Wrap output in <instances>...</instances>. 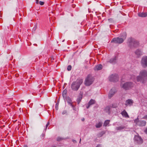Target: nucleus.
<instances>
[{
  "mask_svg": "<svg viewBox=\"0 0 147 147\" xmlns=\"http://www.w3.org/2000/svg\"><path fill=\"white\" fill-rule=\"evenodd\" d=\"M147 71L145 70H141L139 73V75L136 77L137 82H141L144 84L147 80Z\"/></svg>",
  "mask_w": 147,
  "mask_h": 147,
  "instance_id": "1",
  "label": "nucleus"
},
{
  "mask_svg": "<svg viewBox=\"0 0 147 147\" xmlns=\"http://www.w3.org/2000/svg\"><path fill=\"white\" fill-rule=\"evenodd\" d=\"M121 37H117L113 39L111 42L121 44L122 43L127 37V34L125 32H124L120 34Z\"/></svg>",
  "mask_w": 147,
  "mask_h": 147,
  "instance_id": "2",
  "label": "nucleus"
},
{
  "mask_svg": "<svg viewBox=\"0 0 147 147\" xmlns=\"http://www.w3.org/2000/svg\"><path fill=\"white\" fill-rule=\"evenodd\" d=\"M83 81V80L81 78H79L77 79L76 81L73 82L71 84V88L72 90L74 91H77Z\"/></svg>",
  "mask_w": 147,
  "mask_h": 147,
  "instance_id": "3",
  "label": "nucleus"
},
{
  "mask_svg": "<svg viewBox=\"0 0 147 147\" xmlns=\"http://www.w3.org/2000/svg\"><path fill=\"white\" fill-rule=\"evenodd\" d=\"M128 42L129 45L131 48H136L139 46V42L134 38H129L128 40Z\"/></svg>",
  "mask_w": 147,
  "mask_h": 147,
  "instance_id": "4",
  "label": "nucleus"
},
{
  "mask_svg": "<svg viewBox=\"0 0 147 147\" xmlns=\"http://www.w3.org/2000/svg\"><path fill=\"white\" fill-rule=\"evenodd\" d=\"M93 78L90 75H88L85 80V85L87 86H89L91 85L94 81Z\"/></svg>",
  "mask_w": 147,
  "mask_h": 147,
  "instance_id": "5",
  "label": "nucleus"
},
{
  "mask_svg": "<svg viewBox=\"0 0 147 147\" xmlns=\"http://www.w3.org/2000/svg\"><path fill=\"white\" fill-rule=\"evenodd\" d=\"M121 86L124 89L127 90H129L133 87L134 84L131 82H127L124 84L122 86L121 84Z\"/></svg>",
  "mask_w": 147,
  "mask_h": 147,
  "instance_id": "6",
  "label": "nucleus"
},
{
  "mask_svg": "<svg viewBox=\"0 0 147 147\" xmlns=\"http://www.w3.org/2000/svg\"><path fill=\"white\" fill-rule=\"evenodd\" d=\"M134 122L136 125L140 126H144L146 125V122L144 120H139L138 118L134 120Z\"/></svg>",
  "mask_w": 147,
  "mask_h": 147,
  "instance_id": "7",
  "label": "nucleus"
},
{
  "mask_svg": "<svg viewBox=\"0 0 147 147\" xmlns=\"http://www.w3.org/2000/svg\"><path fill=\"white\" fill-rule=\"evenodd\" d=\"M119 80V77L116 74H112L109 77V80L112 82H117Z\"/></svg>",
  "mask_w": 147,
  "mask_h": 147,
  "instance_id": "8",
  "label": "nucleus"
},
{
  "mask_svg": "<svg viewBox=\"0 0 147 147\" xmlns=\"http://www.w3.org/2000/svg\"><path fill=\"white\" fill-rule=\"evenodd\" d=\"M141 64L144 68L147 67V57L144 56L142 57L141 61Z\"/></svg>",
  "mask_w": 147,
  "mask_h": 147,
  "instance_id": "9",
  "label": "nucleus"
},
{
  "mask_svg": "<svg viewBox=\"0 0 147 147\" xmlns=\"http://www.w3.org/2000/svg\"><path fill=\"white\" fill-rule=\"evenodd\" d=\"M134 141L138 144H142L143 140L139 136L135 135L134 138Z\"/></svg>",
  "mask_w": 147,
  "mask_h": 147,
  "instance_id": "10",
  "label": "nucleus"
},
{
  "mask_svg": "<svg viewBox=\"0 0 147 147\" xmlns=\"http://www.w3.org/2000/svg\"><path fill=\"white\" fill-rule=\"evenodd\" d=\"M135 53L137 56L138 58L139 57L141 56L142 55V52L140 49H137L135 52Z\"/></svg>",
  "mask_w": 147,
  "mask_h": 147,
  "instance_id": "11",
  "label": "nucleus"
},
{
  "mask_svg": "<svg viewBox=\"0 0 147 147\" xmlns=\"http://www.w3.org/2000/svg\"><path fill=\"white\" fill-rule=\"evenodd\" d=\"M115 93V91L114 88H113L110 90L109 94L108 97L110 98Z\"/></svg>",
  "mask_w": 147,
  "mask_h": 147,
  "instance_id": "12",
  "label": "nucleus"
},
{
  "mask_svg": "<svg viewBox=\"0 0 147 147\" xmlns=\"http://www.w3.org/2000/svg\"><path fill=\"white\" fill-rule=\"evenodd\" d=\"M96 102V101L95 100L92 99H91L88 103V106H86V108L88 109L90 106L94 104Z\"/></svg>",
  "mask_w": 147,
  "mask_h": 147,
  "instance_id": "13",
  "label": "nucleus"
},
{
  "mask_svg": "<svg viewBox=\"0 0 147 147\" xmlns=\"http://www.w3.org/2000/svg\"><path fill=\"white\" fill-rule=\"evenodd\" d=\"M133 103V100L131 99H129L126 101L125 105L126 106H127L128 105L131 106L132 105Z\"/></svg>",
  "mask_w": 147,
  "mask_h": 147,
  "instance_id": "14",
  "label": "nucleus"
},
{
  "mask_svg": "<svg viewBox=\"0 0 147 147\" xmlns=\"http://www.w3.org/2000/svg\"><path fill=\"white\" fill-rule=\"evenodd\" d=\"M121 114L123 117L125 118L129 117V115L125 110H124L123 111L121 112Z\"/></svg>",
  "mask_w": 147,
  "mask_h": 147,
  "instance_id": "15",
  "label": "nucleus"
},
{
  "mask_svg": "<svg viewBox=\"0 0 147 147\" xmlns=\"http://www.w3.org/2000/svg\"><path fill=\"white\" fill-rule=\"evenodd\" d=\"M102 66L101 64H99L96 65L94 68L95 71L99 70L102 69Z\"/></svg>",
  "mask_w": 147,
  "mask_h": 147,
  "instance_id": "16",
  "label": "nucleus"
},
{
  "mask_svg": "<svg viewBox=\"0 0 147 147\" xmlns=\"http://www.w3.org/2000/svg\"><path fill=\"white\" fill-rule=\"evenodd\" d=\"M66 100H67L68 103L69 105L71 106H72V101L71 99L69 97H65Z\"/></svg>",
  "mask_w": 147,
  "mask_h": 147,
  "instance_id": "17",
  "label": "nucleus"
},
{
  "mask_svg": "<svg viewBox=\"0 0 147 147\" xmlns=\"http://www.w3.org/2000/svg\"><path fill=\"white\" fill-rule=\"evenodd\" d=\"M139 17H145L147 16V13L142 12L139 13L138 14Z\"/></svg>",
  "mask_w": 147,
  "mask_h": 147,
  "instance_id": "18",
  "label": "nucleus"
},
{
  "mask_svg": "<svg viewBox=\"0 0 147 147\" xmlns=\"http://www.w3.org/2000/svg\"><path fill=\"white\" fill-rule=\"evenodd\" d=\"M116 57H115L110 59L109 61V62L111 63H115L116 62Z\"/></svg>",
  "mask_w": 147,
  "mask_h": 147,
  "instance_id": "19",
  "label": "nucleus"
},
{
  "mask_svg": "<svg viewBox=\"0 0 147 147\" xmlns=\"http://www.w3.org/2000/svg\"><path fill=\"white\" fill-rule=\"evenodd\" d=\"M104 111L107 113H108L109 114L110 113V107L109 106L106 107L104 109Z\"/></svg>",
  "mask_w": 147,
  "mask_h": 147,
  "instance_id": "20",
  "label": "nucleus"
},
{
  "mask_svg": "<svg viewBox=\"0 0 147 147\" xmlns=\"http://www.w3.org/2000/svg\"><path fill=\"white\" fill-rule=\"evenodd\" d=\"M116 129L117 130L121 131V130L125 129V126H120L116 127Z\"/></svg>",
  "mask_w": 147,
  "mask_h": 147,
  "instance_id": "21",
  "label": "nucleus"
},
{
  "mask_svg": "<svg viewBox=\"0 0 147 147\" xmlns=\"http://www.w3.org/2000/svg\"><path fill=\"white\" fill-rule=\"evenodd\" d=\"M102 123L101 122H99L96 125V128H100L102 125Z\"/></svg>",
  "mask_w": 147,
  "mask_h": 147,
  "instance_id": "22",
  "label": "nucleus"
},
{
  "mask_svg": "<svg viewBox=\"0 0 147 147\" xmlns=\"http://www.w3.org/2000/svg\"><path fill=\"white\" fill-rule=\"evenodd\" d=\"M82 98V95H80L79 97L78 98H77V102H78V104H79L81 101V100Z\"/></svg>",
  "mask_w": 147,
  "mask_h": 147,
  "instance_id": "23",
  "label": "nucleus"
},
{
  "mask_svg": "<svg viewBox=\"0 0 147 147\" xmlns=\"http://www.w3.org/2000/svg\"><path fill=\"white\" fill-rule=\"evenodd\" d=\"M105 133L104 131H102L98 133V134L97 136L99 138L101 137L105 134Z\"/></svg>",
  "mask_w": 147,
  "mask_h": 147,
  "instance_id": "24",
  "label": "nucleus"
},
{
  "mask_svg": "<svg viewBox=\"0 0 147 147\" xmlns=\"http://www.w3.org/2000/svg\"><path fill=\"white\" fill-rule=\"evenodd\" d=\"M67 93V90H64L62 93V95L64 98H65L66 97V95Z\"/></svg>",
  "mask_w": 147,
  "mask_h": 147,
  "instance_id": "25",
  "label": "nucleus"
},
{
  "mask_svg": "<svg viewBox=\"0 0 147 147\" xmlns=\"http://www.w3.org/2000/svg\"><path fill=\"white\" fill-rule=\"evenodd\" d=\"M110 121V120H107L105 121L103 124L104 126H105V127L107 126V125L109 124Z\"/></svg>",
  "mask_w": 147,
  "mask_h": 147,
  "instance_id": "26",
  "label": "nucleus"
},
{
  "mask_svg": "<svg viewBox=\"0 0 147 147\" xmlns=\"http://www.w3.org/2000/svg\"><path fill=\"white\" fill-rule=\"evenodd\" d=\"M63 138L59 137L57 138V141L59 142V141H61L62 140H63Z\"/></svg>",
  "mask_w": 147,
  "mask_h": 147,
  "instance_id": "27",
  "label": "nucleus"
},
{
  "mask_svg": "<svg viewBox=\"0 0 147 147\" xmlns=\"http://www.w3.org/2000/svg\"><path fill=\"white\" fill-rule=\"evenodd\" d=\"M67 70L68 71H69L71 70V65H69L67 66Z\"/></svg>",
  "mask_w": 147,
  "mask_h": 147,
  "instance_id": "28",
  "label": "nucleus"
},
{
  "mask_svg": "<svg viewBox=\"0 0 147 147\" xmlns=\"http://www.w3.org/2000/svg\"><path fill=\"white\" fill-rule=\"evenodd\" d=\"M50 124V123H49V121L47 123L46 125V128H45V131H46L47 129V127H48V126Z\"/></svg>",
  "mask_w": 147,
  "mask_h": 147,
  "instance_id": "29",
  "label": "nucleus"
},
{
  "mask_svg": "<svg viewBox=\"0 0 147 147\" xmlns=\"http://www.w3.org/2000/svg\"><path fill=\"white\" fill-rule=\"evenodd\" d=\"M50 124V123H49V121L47 123L46 125V128H45V131H46L47 129V127H48V126Z\"/></svg>",
  "mask_w": 147,
  "mask_h": 147,
  "instance_id": "30",
  "label": "nucleus"
},
{
  "mask_svg": "<svg viewBox=\"0 0 147 147\" xmlns=\"http://www.w3.org/2000/svg\"><path fill=\"white\" fill-rule=\"evenodd\" d=\"M45 136V134L42 133V135H41L40 137H41V138L42 139H43L44 138Z\"/></svg>",
  "mask_w": 147,
  "mask_h": 147,
  "instance_id": "31",
  "label": "nucleus"
},
{
  "mask_svg": "<svg viewBox=\"0 0 147 147\" xmlns=\"http://www.w3.org/2000/svg\"><path fill=\"white\" fill-rule=\"evenodd\" d=\"M39 3L40 5H43L44 4V2L42 1H40Z\"/></svg>",
  "mask_w": 147,
  "mask_h": 147,
  "instance_id": "32",
  "label": "nucleus"
},
{
  "mask_svg": "<svg viewBox=\"0 0 147 147\" xmlns=\"http://www.w3.org/2000/svg\"><path fill=\"white\" fill-rule=\"evenodd\" d=\"M58 105H59V104L58 103H57L56 104V107H55V108H56V110H58Z\"/></svg>",
  "mask_w": 147,
  "mask_h": 147,
  "instance_id": "33",
  "label": "nucleus"
},
{
  "mask_svg": "<svg viewBox=\"0 0 147 147\" xmlns=\"http://www.w3.org/2000/svg\"><path fill=\"white\" fill-rule=\"evenodd\" d=\"M71 107H72L73 109L74 110L76 111V109L74 105H72V106H71Z\"/></svg>",
  "mask_w": 147,
  "mask_h": 147,
  "instance_id": "34",
  "label": "nucleus"
},
{
  "mask_svg": "<svg viewBox=\"0 0 147 147\" xmlns=\"http://www.w3.org/2000/svg\"><path fill=\"white\" fill-rule=\"evenodd\" d=\"M143 119L147 120V115L144 116L143 118Z\"/></svg>",
  "mask_w": 147,
  "mask_h": 147,
  "instance_id": "35",
  "label": "nucleus"
},
{
  "mask_svg": "<svg viewBox=\"0 0 147 147\" xmlns=\"http://www.w3.org/2000/svg\"><path fill=\"white\" fill-rule=\"evenodd\" d=\"M96 147H102V146L100 144H98L96 146Z\"/></svg>",
  "mask_w": 147,
  "mask_h": 147,
  "instance_id": "36",
  "label": "nucleus"
},
{
  "mask_svg": "<svg viewBox=\"0 0 147 147\" xmlns=\"http://www.w3.org/2000/svg\"><path fill=\"white\" fill-rule=\"evenodd\" d=\"M36 1V3L37 4H39V1H38V0H35Z\"/></svg>",
  "mask_w": 147,
  "mask_h": 147,
  "instance_id": "37",
  "label": "nucleus"
},
{
  "mask_svg": "<svg viewBox=\"0 0 147 147\" xmlns=\"http://www.w3.org/2000/svg\"><path fill=\"white\" fill-rule=\"evenodd\" d=\"M112 107L113 108H116V106H115L113 104H112V106L111 107Z\"/></svg>",
  "mask_w": 147,
  "mask_h": 147,
  "instance_id": "38",
  "label": "nucleus"
},
{
  "mask_svg": "<svg viewBox=\"0 0 147 147\" xmlns=\"http://www.w3.org/2000/svg\"><path fill=\"white\" fill-rule=\"evenodd\" d=\"M145 133L147 134V128H146L144 131Z\"/></svg>",
  "mask_w": 147,
  "mask_h": 147,
  "instance_id": "39",
  "label": "nucleus"
},
{
  "mask_svg": "<svg viewBox=\"0 0 147 147\" xmlns=\"http://www.w3.org/2000/svg\"><path fill=\"white\" fill-rule=\"evenodd\" d=\"M84 118H83V119H82V121H84Z\"/></svg>",
  "mask_w": 147,
  "mask_h": 147,
  "instance_id": "40",
  "label": "nucleus"
},
{
  "mask_svg": "<svg viewBox=\"0 0 147 147\" xmlns=\"http://www.w3.org/2000/svg\"><path fill=\"white\" fill-rule=\"evenodd\" d=\"M108 20H112V19L111 18H110V19H108Z\"/></svg>",
  "mask_w": 147,
  "mask_h": 147,
  "instance_id": "41",
  "label": "nucleus"
},
{
  "mask_svg": "<svg viewBox=\"0 0 147 147\" xmlns=\"http://www.w3.org/2000/svg\"><path fill=\"white\" fill-rule=\"evenodd\" d=\"M65 111H63V112L62 113V114H65Z\"/></svg>",
  "mask_w": 147,
  "mask_h": 147,
  "instance_id": "42",
  "label": "nucleus"
},
{
  "mask_svg": "<svg viewBox=\"0 0 147 147\" xmlns=\"http://www.w3.org/2000/svg\"><path fill=\"white\" fill-rule=\"evenodd\" d=\"M24 147H28L27 145H25Z\"/></svg>",
  "mask_w": 147,
  "mask_h": 147,
  "instance_id": "43",
  "label": "nucleus"
},
{
  "mask_svg": "<svg viewBox=\"0 0 147 147\" xmlns=\"http://www.w3.org/2000/svg\"><path fill=\"white\" fill-rule=\"evenodd\" d=\"M81 141V139H80V142Z\"/></svg>",
  "mask_w": 147,
  "mask_h": 147,
  "instance_id": "44",
  "label": "nucleus"
},
{
  "mask_svg": "<svg viewBox=\"0 0 147 147\" xmlns=\"http://www.w3.org/2000/svg\"><path fill=\"white\" fill-rule=\"evenodd\" d=\"M53 147H56V146H53Z\"/></svg>",
  "mask_w": 147,
  "mask_h": 147,
  "instance_id": "45",
  "label": "nucleus"
}]
</instances>
